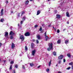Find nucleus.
<instances>
[{"label": "nucleus", "mask_w": 73, "mask_h": 73, "mask_svg": "<svg viewBox=\"0 0 73 73\" xmlns=\"http://www.w3.org/2000/svg\"><path fill=\"white\" fill-rule=\"evenodd\" d=\"M48 46L49 48H47V50L50 51V49L53 50V44L52 43H50L48 44Z\"/></svg>", "instance_id": "obj_1"}, {"label": "nucleus", "mask_w": 73, "mask_h": 73, "mask_svg": "<svg viewBox=\"0 0 73 73\" xmlns=\"http://www.w3.org/2000/svg\"><path fill=\"white\" fill-rule=\"evenodd\" d=\"M35 53H36V50H34L32 51L31 53L33 56H35Z\"/></svg>", "instance_id": "obj_2"}, {"label": "nucleus", "mask_w": 73, "mask_h": 73, "mask_svg": "<svg viewBox=\"0 0 73 73\" xmlns=\"http://www.w3.org/2000/svg\"><path fill=\"white\" fill-rule=\"evenodd\" d=\"M25 36H30V33L29 32H26L25 34Z\"/></svg>", "instance_id": "obj_3"}, {"label": "nucleus", "mask_w": 73, "mask_h": 73, "mask_svg": "<svg viewBox=\"0 0 73 73\" xmlns=\"http://www.w3.org/2000/svg\"><path fill=\"white\" fill-rule=\"evenodd\" d=\"M3 11H4V10L3 9H2L1 10V12L0 13L1 16H3V14L4 13H3Z\"/></svg>", "instance_id": "obj_4"}, {"label": "nucleus", "mask_w": 73, "mask_h": 73, "mask_svg": "<svg viewBox=\"0 0 73 73\" xmlns=\"http://www.w3.org/2000/svg\"><path fill=\"white\" fill-rule=\"evenodd\" d=\"M20 39H21L22 41L24 40V37L23 35H21L20 37Z\"/></svg>", "instance_id": "obj_5"}, {"label": "nucleus", "mask_w": 73, "mask_h": 73, "mask_svg": "<svg viewBox=\"0 0 73 73\" xmlns=\"http://www.w3.org/2000/svg\"><path fill=\"white\" fill-rule=\"evenodd\" d=\"M63 56L62 55L58 57V59H59V60H61V59H62V58H63Z\"/></svg>", "instance_id": "obj_6"}, {"label": "nucleus", "mask_w": 73, "mask_h": 73, "mask_svg": "<svg viewBox=\"0 0 73 73\" xmlns=\"http://www.w3.org/2000/svg\"><path fill=\"white\" fill-rule=\"evenodd\" d=\"M37 37L38 38V40H40L41 39V37H40V35H36Z\"/></svg>", "instance_id": "obj_7"}, {"label": "nucleus", "mask_w": 73, "mask_h": 73, "mask_svg": "<svg viewBox=\"0 0 73 73\" xmlns=\"http://www.w3.org/2000/svg\"><path fill=\"white\" fill-rule=\"evenodd\" d=\"M15 44H13V43H12L11 44V48L13 49L15 48Z\"/></svg>", "instance_id": "obj_8"}, {"label": "nucleus", "mask_w": 73, "mask_h": 73, "mask_svg": "<svg viewBox=\"0 0 73 73\" xmlns=\"http://www.w3.org/2000/svg\"><path fill=\"white\" fill-rule=\"evenodd\" d=\"M8 35V32H6L5 33V37H7V36Z\"/></svg>", "instance_id": "obj_9"}, {"label": "nucleus", "mask_w": 73, "mask_h": 73, "mask_svg": "<svg viewBox=\"0 0 73 73\" xmlns=\"http://www.w3.org/2000/svg\"><path fill=\"white\" fill-rule=\"evenodd\" d=\"M41 11L40 10H38L37 11V13L36 14V15H38L40 13Z\"/></svg>", "instance_id": "obj_10"}, {"label": "nucleus", "mask_w": 73, "mask_h": 73, "mask_svg": "<svg viewBox=\"0 0 73 73\" xmlns=\"http://www.w3.org/2000/svg\"><path fill=\"white\" fill-rule=\"evenodd\" d=\"M10 35H15V33L12 31H11L10 33Z\"/></svg>", "instance_id": "obj_11"}, {"label": "nucleus", "mask_w": 73, "mask_h": 73, "mask_svg": "<svg viewBox=\"0 0 73 73\" xmlns=\"http://www.w3.org/2000/svg\"><path fill=\"white\" fill-rule=\"evenodd\" d=\"M45 38H46L45 39V40H46V41H47L48 40V38H49V37L48 36H45Z\"/></svg>", "instance_id": "obj_12"}, {"label": "nucleus", "mask_w": 73, "mask_h": 73, "mask_svg": "<svg viewBox=\"0 0 73 73\" xmlns=\"http://www.w3.org/2000/svg\"><path fill=\"white\" fill-rule=\"evenodd\" d=\"M69 43V40H66L65 41V44H68Z\"/></svg>", "instance_id": "obj_13"}, {"label": "nucleus", "mask_w": 73, "mask_h": 73, "mask_svg": "<svg viewBox=\"0 0 73 73\" xmlns=\"http://www.w3.org/2000/svg\"><path fill=\"white\" fill-rule=\"evenodd\" d=\"M67 56L69 58H70V57H71V55H70V54L68 53L67 54Z\"/></svg>", "instance_id": "obj_14"}, {"label": "nucleus", "mask_w": 73, "mask_h": 73, "mask_svg": "<svg viewBox=\"0 0 73 73\" xmlns=\"http://www.w3.org/2000/svg\"><path fill=\"white\" fill-rule=\"evenodd\" d=\"M66 15L67 17H69V13L68 12H67L66 13Z\"/></svg>", "instance_id": "obj_15"}, {"label": "nucleus", "mask_w": 73, "mask_h": 73, "mask_svg": "<svg viewBox=\"0 0 73 73\" xmlns=\"http://www.w3.org/2000/svg\"><path fill=\"white\" fill-rule=\"evenodd\" d=\"M61 42V40L59 39L57 42V44H60Z\"/></svg>", "instance_id": "obj_16"}, {"label": "nucleus", "mask_w": 73, "mask_h": 73, "mask_svg": "<svg viewBox=\"0 0 73 73\" xmlns=\"http://www.w3.org/2000/svg\"><path fill=\"white\" fill-rule=\"evenodd\" d=\"M33 46H34V44L33 43H32L31 44V48H33Z\"/></svg>", "instance_id": "obj_17"}, {"label": "nucleus", "mask_w": 73, "mask_h": 73, "mask_svg": "<svg viewBox=\"0 0 73 73\" xmlns=\"http://www.w3.org/2000/svg\"><path fill=\"white\" fill-rule=\"evenodd\" d=\"M29 1L28 0H27L26 2H25V4H28V3H29Z\"/></svg>", "instance_id": "obj_18"}, {"label": "nucleus", "mask_w": 73, "mask_h": 73, "mask_svg": "<svg viewBox=\"0 0 73 73\" xmlns=\"http://www.w3.org/2000/svg\"><path fill=\"white\" fill-rule=\"evenodd\" d=\"M25 18H26V17H25V16L22 19L23 20V21H24L25 20Z\"/></svg>", "instance_id": "obj_19"}, {"label": "nucleus", "mask_w": 73, "mask_h": 73, "mask_svg": "<svg viewBox=\"0 0 73 73\" xmlns=\"http://www.w3.org/2000/svg\"><path fill=\"white\" fill-rule=\"evenodd\" d=\"M51 60H50V62H49V66H50V65H51Z\"/></svg>", "instance_id": "obj_20"}, {"label": "nucleus", "mask_w": 73, "mask_h": 73, "mask_svg": "<svg viewBox=\"0 0 73 73\" xmlns=\"http://www.w3.org/2000/svg\"><path fill=\"white\" fill-rule=\"evenodd\" d=\"M53 54L54 56H56V52H54L53 53Z\"/></svg>", "instance_id": "obj_21"}, {"label": "nucleus", "mask_w": 73, "mask_h": 73, "mask_svg": "<svg viewBox=\"0 0 73 73\" xmlns=\"http://www.w3.org/2000/svg\"><path fill=\"white\" fill-rule=\"evenodd\" d=\"M12 69V65H11L9 69L11 70Z\"/></svg>", "instance_id": "obj_22"}, {"label": "nucleus", "mask_w": 73, "mask_h": 73, "mask_svg": "<svg viewBox=\"0 0 73 73\" xmlns=\"http://www.w3.org/2000/svg\"><path fill=\"white\" fill-rule=\"evenodd\" d=\"M30 65L31 66H33L34 65V64L33 63H30Z\"/></svg>", "instance_id": "obj_23"}, {"label": "nucleus", "mask_w": 73, "mask_h": 73, "mask_svg": "<svg viewBox=\"0 0 73 73\" xmlns=\"http://www.w3.org/2000/svg\"><path fill=\"white\" fill-rule=\"evenodd\" d=\"M11 40H12L13 38V36H11L10 37Z\"/></svg>", "instance_id": "obj_24"}, {"label": "nucleus", "mask_w": 73, "mask_h": 73, "mask_svg": "<svg viewBox=\"0 0 73 73\" xmlns=\"http://www.w3.org/2000/svg\"><path fill=\"white\" fill-rule=\"evenodd\" d=\"M57 18H60V15H57Z\"/></svg>", "instance_id": "obj_25"}, {"label": "nucleus", "mask_w": 73, "mask_h": 73, "mask_svg": "<svg viewBox=\"0 0 73 73\" xmlns=\"http://www.w3.org/2000/svg\"><path fill=\"white\" fill-rule=\"evenodd\" d=\"M70 67H69L67 68H66V70H69L70 69Z\"/></svg>", "instance_id": "obj_26"}, {"label": "nucleus", "mask_w": 73, "mask_h": 73, "mask_svg": "<svg viewBox=\"0 0 73 73\" xmlns=\"http://www.w3.org/2000/svg\"><path fill=\"white\" fill-rule=\"evenodd\" d=\"M10 63L11 64H13L14 63V62L13 61H11L10 62Z\"/></svg>", "instance_id": "obj_27"}, {"label": "nucleus", "mask_w": 73, "mask_h": 73, "mask_svg": "<svg viewBox=\"0 0 73 73\" xmlns=\"http://www.w3.org/2000/svg\"><path fill=\"white\" fill-rule=\"evenodd\" d=\"M69 65H73V62H72L71 63H70Z\"/></svg>", "instance_id": "obj_28"}, {"label": "nucleus", "mask_w": 73, "mask_h": 73, "mask_svg": "<svg viewBox=\"0 0 73 73\" xmlns=\"http://www.w3.org/2000/svg\"><path fill=\"white\" fill-rule=\"evenodd\" d=\"M0 21H1V22H3V21H4V19H2Z\"/></svg>", "instance_id": "obj_29"}, {"label": "nucleus", "mask_w": 73, "mask_h": 73, "mask_svg": "<svg viewBox=\"0 0 73 73\" xmlns=\"http://www.w3.org/2000/svg\"><path fill=\"white\" fill-rule=\"evenodd\" d=\"M46 71L47 72H49V69H46Z\"/></svg>", "instance_id": "obj_30"}, {"label": "nucleus", "mask_w": 73, "mask_h": 73, "mask_svg": "<svg viewBox=\"0 0 73 73\" xmlns=\"http://www.w3.org/2000/svg\"><path fill=\"white\" fill-rule=\"evenodd\" d=\"M15 68H18V66H17V64H16L15 66Z\"/></svg>", "instance_id": "obj_31"}, {"label": "nucleus", "mask_w": 73, "mask_h": 73, "mask_svg": "<svg viewBox=\"0 0 73 73\" xmlns=\"http://www.w3.org/2000/svg\"><path fill=\"white\" fill-rule=\"evenodd\" d=\"M25 50H28V48L27 46H25Z\"/></svg>", "instance_id": "obj_32"}, {"label": "nucleus", "mask_w": 73, "mask_h": 73, "mask_svg": "<svg viewBox=\"0 0 73 73\" xmlns=\"http://www.w3.org/2000/svg\"><path fill=\"white\" fill-rule=\"evenodd\" d=\"M25 13V11H23L21 15H24Z\"/></svg>", "instance_id": "obj_33"}, {"label": "nucleus", "mask_w": 73, "mask_h": 73, "mask_svg": "<svg viewBox=\"0 0 73 73\" xmlns=\"http://www.w3.org/2000/svg\"><path fill=\"white\" fill-rule=\"evenodd\" d=\"M37 27H38V25H36L35 26V28H37Z\"/></svg>", "instance_id": "obj_34"}, {"label": "nucleus", "mask_w": 73, "mask_h": 73, "mask_svg": "<svg viewBox=\"0 0 73 73\" xmlns=\"http://www.w3.org/2000/svg\"><path fill=\"white\" fill-rule=\"evenodd\" d=\"M61 62V60H59L58 63V64H60Z\"/></svg>", "instance_id": "obj_35"}, {"label": "nucleus", "mask_w": 73, "mask_h": 73, "mask_svg": "<svg viewBox=\"0 0 73 73\" xmlns=\"http://www.w3.org/2000/svg\"><path fill=\"white\" fill-rule=\"evenodd\" d=\"M42 30V28L41 27L40 28L39 30V31H41Z\"/></svg>", "instance_id": "obj_36"}, {"label": "nucleus", "mask_w": 73, "mask_h": 73, "mask_svg": "<svg viewBox=\"0 0 73 73\" xmlns=\"http://www.w3.org/2000/svg\"><path fill=\"white\" fill-rule=\"evenodd\" d=\"M54 11V12H55V13H57V10H55Z\"/></svg>", "instance_id": "obj_37"}, {"label": "nucleus", "mask_w": 73, "mask_h": 73, "mask_svg": "<svg viewBox=\"0 0 73 73\" xmlns=\"http://www.w3.org/2000/svg\"><path fill=\"white\" fill-rule=\"evenodd\" d=\"M57 32L58 33H59V32H60V30H59V29L57 30Z\"/></svg>", "instance_id": "obj_38"}, {"label": "nucleus", "mask_w": 73, "mask_h": 73, "mask_svg": "<svg viewBox=\"0 0 73 73\" xmlns=\"http://www.w3.org/2000/svg\"><path fill=\"white\" fill-rule=\"evenodd\" d=\"M65 61H66L65 59H63V62H65Z\"/></svg>", "instance_id": "obj_39"}, {"label": "nucleus", "mask_w": 73, "mask_h": 73, "mask_svg": "<svg viewBox=\"0 0 73 73\" xmlns=\"http://www.w3.org/2000/svg\"><path fill=\"white\" fill-rule=\"evenodd\" d=\"M5 3H6V4H8V1H6Z\"/></svg>", "instance_id": "obj_40"}, {"label": "nucleus", "mask_w": 73, "mask_h": 73, "mask_svg": "<svg viewBox=\"0 0 73 73\" xmlns=\"http://www.w3.org/2000/svg\"><path fill=\"white\" fill-rule=\"evenodd\" d=\"M2 45V43H0V47Z\"/></svg>", "instance_id": "obj_41"}, {"label": "nucleus", "mask_w": 73, "mask_h": 73, "mask_svg": "<svg viewBox=\"0 0 73 73\" xmlns=\"http://www.w3.org/2000/svg\"><path fill=\"white\" fill-rule=\"evenodd\" d=\"M36 42L38 44V40H36Z\"/></svg>", "instance_id": "obj_42"}, {"label": "nucleus", "mask_w": 73, "mask_h": 73, "mask_svg": "<svg viewBox=\"0 0 73 73\" xmlns=\"http://www.w3.org/2000/svg\"><path fill=\"white\" fill-rule=\"evenodd\" d=\"M21 24H23V21H21Z\"/></svg>", "instance_id": "obj_43"}, {"label": "nucleus", "mask_w": 73, "mask_h": 73, "mask_svg": "<svg viewBox=\"0 0 73 73\" xmlns=\"http://www.w3.org/2000/svg\"><path fill=\"white\" fill-rule=\"evenodd\" d=\"M23 69H25V67H24V66H23Z\"/></svg>", "instance_id": "obj_44"}, {"label": "nucleus", "mask_w": 73, "mask_h": 73, "mask_svg": "<svg viewBox=\"0 0 73 73\" xmlns=\"http://www.w3.org/2000/svg\"><path fill=\"white\" fill-rule=\"evenodd\" d=\"M45 36H46V32L45 33Z\"/></svg>", "instance_id": "obj_45"}, {"label": "nucleus", "mask_w": 73, "mask_h": 73, "mask_svg": "<svg viewBox=\"0 0 73 73\" xmlns=\"http://www.w3.org/2000/svg\"><path fill=\"white\" fill-rule=\"evenodd\" d=\"M13 73H16L15 72V70H13Z\"/></svg>", "instance_id": "obj_46"}, {"label": "nucleus", "mask_w": 73, "mask_h": 73, "mask_svg": "<svg viewBox=\"0 0 73 73\" xmlns=\"http://www.w3.org/2000/svg\"><path fill=\"white\" fill-rule=\"evenodd\" d=\"M33 42H35V39H33Z\"/></svg>", "instance_id": "obj_47"}, {"label": "nucleus", "mask_w": 73, "mask_h": 73, "mask_svg": "<svg viewBox=\"0 0 73 73\" xmlns=\"http://www.w3.org/2000/svg\"><path fill=\"white\" fill-rule=\"evenodd\" d=\"M40 67H41V66H40H40H38V68H40Z\"/></svg>", "instance_id": "obj_48"}, {"label": "nucleus", "mask_w": 73, "mask_h": 73, "mask_svg": "<svg viewBox=\"0 0 73 73\" xmlns=\"http://www.w3.org/2000/svg\"><path fill=\"white\" fill-rule=\"evenodd\" d=\"M18 17H19V16H20V13H18Z\"/></svg>", "instance_id": "obj_49"}, {"label": "nucleus", "mask_w": 73, "mask_h": 73, "mask_svg": "<svg viewBox=\"0 0 73 73\" xmlns=\"http://www.w3.org/2000/svg\"><path fill=\"white\" fill-rule=\"evenodd\" d=\"M20 56H22V54H20L19 55Z\"/></svg>", "instance_id": "obj_50"}, {"label": "nucleus", "mask_w": 73, "mask_h": 73, "mask_svg": "<svg viewBox=\"0 0 73 73\" xmlns=\"http://www.w3.org/2000/svg\"><path fill=\"white\" fill-rule=\"evenodd\" d=\"M66 30V29H63V31H65Z\"/></svg>", "instance_id": "obj_51"}, {"label": "nucleus", "mask_w": 73, "mask_h": 73, "mask_svg": "<svg viewBox=\"0 0 73 73\" xmlns=\"http://www.w3.org/2000/svg\"><path fill=\"white\" fill-rule=\"evenodd\" d=\"M30 1H32L33 0H29Z\"/></svg>", "instance_id": "obj_52"}, {"label": "nucleus", "mask_w": 73, "mask_h": 73, "mask_svg": "<svg viewBox=\"0 0 73 73\" xmlns=\"http://www.w3.org/2000/svg\"><path fill=\"white\" fill-rule=\"evenodd\" d=\"M67 24H69V22L68 21L67 22Z\"/></svg>", "instance_id": "obj_53"}, {"label": "nucleus", "mask_w": 73, "mask_h": 73, "mask_svg": "<svg viewBox=\"0 0 73 73\" xmlns=\"http://www.w3.org/2000/svg\"><path fill=\"white\" fill-rule=\"evenodd\" d=\"M50 26H51V25H48V27H50Z\"/></svg>", "instance_id": "obj_54"}, {"label": "nucleus", "mask_w": 73, "mask_h": 73, "mask_svg": "<svg viewBox=\"0 0 73 73\" xmlns=\"http://www.w3.org/2000/svg\"><path fill=\"white\" fill-rule=\"evenodd\" d=\"M44 24L42 25V26L43 27H44Z\"/></svg>", "instance_id": "obj_55"}, {"label": "nucleus", "mask_w": 73, "mask_h": 73, "mask_svg": "<svg viewBox=\"0 0 73 73\" xmlns=\"http://www.w3.org/2000/svg\"><path fill=\"white\" fill-rule=\"evenodd\" d=\"M72 69H73V66H72Z\"/></svg>", "instance_id": "obj_56"}, {"label": "nucleus", "mask_w": 73, "mask_h": 73, "mask_svg": "<svg viewBox=\"0 0 73 73\" xmlns=\"http://www.w3.org/2000/svg\"><path fill=\"white\" fill-rule=\"evenodd\" d=\"M58 73H61L60 72H59Z\"/></svg>", "instance_id": "obj_57"}, {"label": "nucleus", "mask_w": 73, "mask_h": 73, "mask_svg": "<svg viewBox=\"0 0 73 73\" xmlns=\"http://www.w3.org/2000/svg\"><path fill=\"white\" fill-rule=\"evenodd\" d=\"M41 33H43V31H42L41 32Z\"/></svg>", "instance_id": "obj_58"}, {"label": "nucleus", "mask_w": 73, "mask_h": 73, "mask_svg": "<svg viewBox=\"0 0 73 73\" xmlns=\"http://www.w3.org/2000/svg\"><path fill=\"white\" fill-rule=\"evenodd\" d=\"M11 13H13V11H11Z\"/></svg>", "instance_id": "obj_59"}, {"label": "nucleus", "mask_w": 73, "mask_h": 73, "mask_svg": "<svg viewBox=\"0 0 73 73\" xmlns=\"http://www.w3.org/2000/svg\"><path fill=\"white\" fill-rule=\"evenodd\" d=\"M18 26H20V25H19V24H18Z\"/></svg>", "instance_id": "obj_60"}, {"label": "nucleus", "mask_w": 73, "mask_h": 73, "mask_svg": "<svg viewBox=\"0 0 73 73\" xmlns=\"http://www.w3.org/2000/svg\"><path fill=\"white\" fill-rule=\"evenodd\" d=\"M50 0H48V1H50Z\"/></svg>", "instance_id": "obj_61"}, {"label": "nucleus", "mask_w": 73, "mask_h": 73, "mask_svg": "<svg viewBox=\"0 0 73 73\" xmlns=\"http://www.w3.org/2000/svg\"><path fill=\"white\" fill-rule=\"evenodd\" d=\"M57 66V65H56V66Z\"/></svg>", "instance_id": "obj_62"}, {"label": "nucleus", "mask_w": 73, "mask_h": 73, "mask_svg": "<svg viewBox=\"0 0 73 73\" xmlns=\"http://www.w3.org/2000/svg\"><path fill=\"white\" fill-rule=\"evenodd\" d=\"M0 61H1V59H0Z\"/></svg>", "instance_id": "obj_63"}, {"label": "nucleus", "mask_w": 73, "mask_h": 73, "mask_svg": "<svg viewBox=\"0 0 73 73\" xmlns=\"http://www.w3.org/2000/svg\"><path fill=\"white\" fill-rule=\"evenodd\" d=\"M53 28H54V27H53Z\"/></svg>", "instance_id": "obj_64"}]
</instances>
